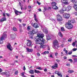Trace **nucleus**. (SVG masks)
Instances as JSON below:
<instances>
[{"mask_svg":"<svg viewBox=\"0 0 77 77\" xmlns=\"http://www.w3.org/2000/svg\"><path fill=\"white\" fill-rule=\"evenodd\" d=\"M74 61L75 62H77V58H74Z\"/></svg>","mask_w":77,"mask_h":77,"instance_id":"44","label":"nucleus"},{"mask_svg":"<svg viewBox=\"0 0 77 77\" xmlns=\"http://www.w3.org/2000/svg\"><path fill=\"white\" fill-rule=\"evenodd\" d=\"M56 61L57 62H58V63H59V62H60V60H59L58 59H57L56 60Z\"/></svg>","mask_w":77,"mask_h":77,"instance_id":"51","label":"nucleus"},{"mask_svg":"<svg viewBox=\"0 0 77 77\" xmlns=\"http://www.w3.org/2000/svg\"><path fill=\"white\" fill-rule=\"evenodd\" d=\"M61 2L63 3L62 4V5H68V0H61Z\"/></svg>","mask_w":77,"mask_h":77,"instance_id":"6","label":"nucleus"},{"mask_svg":"<svg viewBox=\"0 0 77 77\" xmlns=\"http://www.w3.org/2000/svg\"><path fill=\"white\" fill-rule=\"evenodd\" d=\"M48 53H49V52L48 51H45L44 53H42V54H48Z\"/></svg>","mask_w":77,"mask_h":77,"instance_id":"27","label":"nucleus"},{"mask_svg":"<svg viewBox=\"0 0 77 77\" xmlns=\"http://www.w3.org/2000/svg\"><path fill=\"white\" fill-rule=\"evenodd\" d=\"M6 21V18L5 17H4L0 19V22H1V23H3V21Z\"/></svg>","mask_w":77,"mask_h":77,"instance_id":"13","label":"nucleus"},{"mask_svg":"<svg viewBox=\"0 0 77 77\" xmlns=\"http://www.w3.org/2000/svg\"><path fill=\"white\" fill-rule=\"evenodd\" d=\"M75 20H69L68 22L69 23L71 24V23H75Z\"/></svg>","mask_w":77,"mask_h":77,"instance_id":"17","label":"nucleus"},{"mask_svg":"<svg viewBox=\"0 0 77 77\" xmlns=\"http://www.w3.org/2000/svg\"><path fill=\"white\" fill-rule=\"evenodd\" d=\"M57 21H60V19H61V18H57Z\"/></svg>","mask_w":77,"mask_h":77,"instance_id":"56","label":"nucleus"},{"mask_svg":"<svg viewBox=\"0 0 77 77\" xmlns=\"http://www.w3.org/2000/svg\"><path fill=\"white\" fill-rule=\"evenodd\" d=\"M5 15H6V14H5V13H3V16H4V17H5Z\"/></svg>","mask_w":77,"mask_h":77,"instance_id":"58","label":"nucleus"},{"mask_svg":"<svg viewBox=\"0 0 77 77\" xmlns=\"http://www.w3.org/2000/svg\"><path fill=\"white\" fill-rule=\"evenodd\" d=\"M61 30L62 32H63V31H65V29H64V28L63 27H62L61 28Z\"/></svg>","mask_w":77,"mask_h":77,"instance_id":"34","label":"nucleus"},{"mask_svg":"<svg viewBox=\"0 0 77 77\" xmlns=\"http://www.w3.org/2000/svg\"><path fill=\"white\" fill-rule=\"evenodd\" d=\"M24 74H25V72H23L22 73H21V75L22 77H24L25 75H24Z\"/></svg>","mask_w":77,"mask_h":77,"instance_id":"32","label":"nucleus"},{"mask_svg":"<svg viewBox=\"0 0 77 77\" xmlns=\"http://www.w3.org/2000/svg\"><path fill=\"white\" fill-rule=\"evenodd\" d=\"M15 36H16V35L15 34L11 35V39H15Z\"/></svg>","mask_w":77,"mask_h":77,"instance_id":"14","label":"nucleus"},{"mask_svg":"<svg viewBox=\"0 0 77 77\" xmlns=\"http://www.w3.org/2000/svg\"><path fill=\"white\" fill-rule=\"evenodd\" d=\"M58 67V64L57 63H55L54 65L51 66L52 69H56Z\"/></svg>","mask_w":77,"mask_h":77,"instance_id":"11","label":"nucleus"},{"mask_svg":"<svg viewBox=\"0 0 77 77\" xmlns=\"http://www.w3.org/2000/svg\"><path fill=\"white\" fill-rule=\"evenodd\" d=\"M32 26L33 25V26L34 27H35V28H38L39 27V25L37 24L36 23H35L34 24H32V23L31 24Z\"/></svg>","mask_w":77,"mask_h":77,"instance_id":"15","label":"nucleus"},{"mask_svg":"<svg viewBox=\"0 0 77 77\" xmlns=\"http://www.w3.org/2000/svg\"><path fill=\"white\" fill-rule=\"evenodd\" d=\"M63 12H64V11L62 9L60 10L59 11V12L60 14H63Z\"/></svg>","mask_w":77,"mask_h":77,"instance_id":"31","label":"nucleus"},{"mask_svg":"<svg viewBox=\"0 0 77 77\" xmlns=\"http://www.w3.org/2000/svg\"><path fill=\"white\" fill-rule=\"evenodd\" d=\"M13 30H14V31L15 32L17 31V28H16L15 27H14L13 28Z\"/></svg>","mask_w":77,"mask_h":77,"instance_id":"42","label":"nucleus"},{"mask_svg":"<svg viewBox=\"0 0 77 77\" xmlns=\"http://www.w3.org/2000/svg\"><path fill=\"white\" fill-rule=\"evenodd\" d=\"M57 55H58V53H56L55 54V56H57Z\"/></svg>","mask_w":77,"mask_h":77,"instance_id":"54","label":"nucleus"},{"mask_svg":"<svg viewBox=\"0 0 77 77\" xmlns=\"http://www.w3.org/2000/svg\"><path fill=\"white\" fill-rule=\"evenodd\" d=\"M51 5H52V7L54 6H55L56 5V3L55 2H53L52 3Z\"/></svg>","mask_w":77,"mask_h":77,"instance_id":"29","label":"nucleus"},{"mask_svg":"<svg viewBox=\"0 0 77 77\" xmlns=\"http://www.w3.org/2000/svg\"><path fill=\"white\" fill-rule=\"evenodd\" d=\"M44 71L45 72H47V69H44Z\"/></svg>","mask_w":77,"mask_h":77,"instance_id":"52","label":"nucleus"},{"mask_svg":"<svg viewBox=\"0 0 77 77\" xmlns=\"http://www.w3.org/2000/svg\"><path fill=\"white\" fill-rule=\"evenodd\" d=\"M29 72L30 74H34V70H31L29 71Z\"/></svg>","mask_w":77,"mask_h":77,"instance_id":"22","label":"nucleus"},{"mask_svg":"<svg viewBox=\"0 0 77 77\" xmlns=\"http://www.w3.org/2000/svg\"><path fill=\"white\" fill-rule=\"evenodd\" d=\"M50 57H51L52 58H53V55L52 54L50 55Z\"/></svg>","mask_w":77,"mask_h":77,"instance_id":"59","label":"nucleus"},{"mask_svg":"<svg viewBox=\"0 0 77 77\" xmlns=\"http://www.w3.org/2000/svg\"><path fill=\"white\" fill-rule=\"evenodd\" d=\"M76 42H77V41H75V42H73L72 44V45H73V47H74V46H75V43H76Z\"/></svg>","mask_w":77,"mask_h":77,"instance_id":"39","label":"nucleus"},{"mask_svg":"<svg viewBox=\"0 0 77 77\" xmlns=\"http://www.w3.org/2000/svg\"><path fill=\"white\" fill-rule=\"evenodd\" d=\"M75 15H77V12H75Z\"/></svg>","mask_w":77,"mask_h":77,"instance_id":"64","label":"nucleus"},{"mask_svg":"<svg viewBox=\"0 0 77 77\" xmlns=\"http://www.w3.org/2000/svg\"><path fill=\"white\" fill-rule=\"evenodd\" d=\"M72 40V38H69L68 40V42H71V41Z\"/></svg>","mask_w":77,"mask_h":77,"instance_id":"41","label":"nucleus"},{"mask_svg":"<svg viewBox=\"0 0 77 77\" xmlns=\"http://www.w3.org/2000/svg\"><path fill=\"white\" fill-rule=\"evenodd\" d=\"M44 35L42 34L41 33L39 32L37 34V37L38 38L35 41L36 44H45V40L43 38L44 37Z\"/></svg>","mask_w":77,"mask_h":77,"instance_id":"1","label":"nucleus"},{"mask_svg":"<svg viewBox=\"0 0 77 77\" xmlns=\"http://www.w3.org/2000/svg\"><path fill=\"white\" fill-rule=\"evenodd\" d=\"M26 67H25V66H23V70L25 71V70H26Z\"/></svg>","mask_w":77,"mask_h":77,"instance_id":"61","label":"nucleus"},{"mask_svg":"<svg viewBox=\"0 0 77 77\" xmlns=\"http://www.w3.org/2000/svg\"><path fill=\"white\" fill-rule=\"evenodd\" d=\"M71 2H72L73 4H75V5L77 4V0H71Z\"/></svg>","mask_w":77,"mask_h":77,"instance_id":"16","label":"nucleus"},{"mask_svg":"<svg viewBox=\"0 0 77 77\" xmlns=\"http://www.w3.org/2000/svg\"><path fill=\"white\" fill-rule=\"evenodd\" d=\"M34 72H35V73H37V74H41V72L35 69H34Z\"/></svg>","mask_w":77,"mask_h":77,"instance_id":"19","label":"nucleus"},{"mask_svg":"<svg viewBox=\"0 0 77 77\" xmlns=\"http://www.w3.org/2000/svg\"><path fill=\"white\" fill-rule=\"evenodd\" d=\"M52 8L54 9H57V7L56 6V5H54V6H52Z\"/></svg>","mask_w":77,"mask_h":77,"instance_id":"24","label":"nucleus"},{"mask_svg":"<svg viewBox=\"0 0 77 77\" xmlns=\"http://www.w3.org/2000/svg\"><path fill=\"white\" fill-rule=\"evenodd\" d=\"M40 48H43V45H41V46H40Z\"/></svg>","mask_w":77,"mask_h":77,"instance_id":"57","label":"nucleus"},{"mask_svg":"<svg viewBox=\"0 0 77 77\" xmlns=\"http://www.w3.org/2000/svg\"><path fill=\"white\" fill-rule=\"evenodd\" d=\"M3 74L5 75L7 77H8L10 76V73L8 71H5V72L3 73Z\"/></svg>","mask_w":77,"mask_h":77,"instance_id":"10","label":"nucleus"},{"mask_svg":"<svg viewBox=\"0 0 77 77\" xmlns=\"http://www.w3.org/2000/svg\"><path fill=\"white\" fill-rule=\"evenodd\" d=\"M74 71H73V70H69V71H68V73H69L70 74H71V73H72V72H74Z\"/></svg>","mask_w":77,"mask_h":77,"instance_id":"26","label":"nucleus"},{"mask_svg":"<svg viewBox=\"0 0 77 77\" xmlns=\"http://www.w3.org/2000/svg\"><path fill=\"white\" fill-rule=\"evenodd\" d=\"M66 38H63V41H66Z\"/></svg>","mask_w":77,"mask_h":77,"instance_id":"55","label":"nucleus"},{"mask_svg":"<svg viewBox=\"0 0 77 77\" xmlns=\"http://www.w3.org/2000/svg\"><path fill=\"white\" fill-rule=\"evenodd\" d=\"M58 35L60 36L61 38H62L63 35H62V33H61L60 32H59L58 33Z\"/></svg>","mask_w":77,"mask_h":77,"instance_id":"25","label":"nucleus"},{"mask_svg":"<svg viewBox=\"0 0 77 77\" xmlns=\"http://www.w3.org/2000/svg\"><path fill=\"white\" fill-rule=\"evenodd\" d=\"M46 36L47 40H49V39H50V36L46 34Z\"/></svg>","mask_w":77,"mask_h":77,"instance_id":"21","label":"nucleus"},{"mask_svg":"<svg viewBox=\"0 0 77 77\" xmlns=\"http://www.w3.org/2000/svg\"><path fill=\"white\" fill-rule=\"evenodd\" d=\"M6 14L7 16V17H9V16H10V14H9L8 13H6Z\"/></svg>","mask_w":77,"mask_h":77,"instance_id":"46","label":"nucleus"},{"mask_svg":"<svg viewBox=\"0 0 77 77\" xmlns=\"http://www.w3.org/2000/svg\"><path fill=\"white\" fill-rule=\"evenodd\" d=\"M63 16L66 19H68L69 17H70V15L69 14L65 13L63 14Z\"/></svg>","mask_w":77,"mask_h":77,"instance_id":"9","label":"nucleus"},{"mask_svg":"<svg viewBox=\"0 0 77 77\" xmlns=\"http://www.w3.org/2000/svg\"><path fill=\"white\" fill-rule=\"evenodd\" d=\"M36 69H39L40 70H42V68H41V67H37L36 68Z\"/></svg>","mask_w":77,"mask_h":77,"instance_id":"37","label":"nucleus"},{"mask_svg":"<svg viewBox=\"0 0 77 77\" xmlns=\"http://www.w3.org/2000/svg\"><path fill=\"white\" fill-rule=\"evenodd\" d=\"M55 74L58 75L59 73V71H56L55 72Z\"/></svg>","mask_w":77,"mask_h":77,"instance_id":"40","label":"nucleus"},{"mask_svg":"<svg viewBox=\"0 0 77 77\" xmlns=\"http://www.w3.org/2000/svg\"><path fill=\"white\" fill-rule=\"evenodd\" d=\"M68 61L70 62H72V59H69Z\"/></svg>","mask_w":77,"mask_h":77,"instance_id":"45","label":"nucleus"},{"mask_svg":"<svg viewBox=\"0 0 77 77\" xmlns=\"http://www.w3.org/2000/svg\"><path fill=\"white\" fill-rule=\"evenodd\" d=\"M43 32L44 33L47 35L48 33V28H45L43 29Z\"/></svg>","mask_w":77,"mask_h":77,"instance_id":"12","label":"nucleus"},{"mask_svg":"<svg viewBox=\"0 0 77 77\" xmlns=\"http://www.w3.org/2000/svg\"><path fill=\"white\" fill-rule=\"evenodd\" d=\"M18 20H19V21H20V22H21V21H22L21 19H19Z\"/></svg>","mask_w":77,"mask_h":77,"instance_id":"63","label":"nucleus"},{"mask_svg":"<svg viewBox=\"0 0 77 77\" xmlns=\"http://www.w3.org/2000/svg\"><path fill=\"white\" fill-rule=\"evenodd\" d=\"M57 75L58 76H59L60 77H62V75L61 74V73H59L58 74H57Z\"/></svg>","mask_w":77,"mask_h":77,"instance_id":"35","label":"nucleus"},{"mask_svg":"<svg viewBox=\"0 0 77 77\" xmlns=\"http://www.w3.org/2000/svg\"><path fill=\"white\" fill-rule=\"evenodd\" d=\"M73 8L75 9L76 11H77V5H75L73 6Z\"/></svg>","mask_w":77,"mask_h":77,"instance_id":"28","label":"nucleus"},{"mask_svg":"<svg viewBox=\"0 0 77 77\" xmlns=\"http://www.w3.org/2000/svg\"><path fill=\"white\" fill-rule=\"evenodd\" d=\"M43 45V48H45L46 47V46L45 45Z\"/></svg>","mask_w":77,"mask_h":77,"instance_id":"49","label":"nucleus"},{"mask_svg":"<svg viewBox=\"0 0 77 77\" xmlns=\"http://www.w3.org/2000/svg\"><path fill=\"white\" fill-rule=\"evenodd\" d=\"M53 47L54 49H56L57 48V45L59 44V42L58 41L56 40H54L53 42Z\"/></svg>","mask_w":77,"mask_h":77,"instance_id":"4","label":"nucleus"},{"mask_svg":"<svg viewBox=\"0 0 77 77\" xmlns=\"http://www.w3.org/2000/svg\"><path fill=\"white\" fill-rule=\"evenodd\" d=\"M38 11H39L40 12L41 11V8H39L38 9Z\"/></svg>","mask_w":77,"mask_h":77,"instance_id":"62","label":"nucleus"},{"mask_svg":"<svg viewBox=\"0 0 77 77\" xmlns=\"http://www.w3.org/2000/svg\"><path fill=\"white\" fill-rule=\"evenodd\" d=\"M13 10L14 11V13L16 15H18L19 14H22V12L19 11H18L16 10L14 8H13Z\"/></svg>","mask_w":77,"mask_h":77,"instance_id":"7","label":"nucleus"},{"mask_svg":"<svg viewBox=\"0 0 77 77\" xmlns=\"http://www.w3.org/2000/svg\"><path fill=\"white\" fill-rule=\"evenodd\" d=\"M27 29L28 30H30V26H28L27 27Z\"/></svg>","mask_w":77,"mask_h":77,"instance_id":"48","label":"nucleus"},{"mask_svg":"<svg viewBox=\"0 0 77 77\" xmlns=\"http://www.w3.org/2000/svg\"><path fill=\"white\" fill-rule=\"evenodd\" d=\"M27 51L28 52H32L33 51V50L32 49H30L29 48H26Z\"/></svg>","mask_w":77,"mask_h":77,"instance_id":"18","label":"nucleus"},{"mask_svg":"<svg viewBox=\"0 0 77 77\" xmlns=\"http://www.w3.org/2000/svg\"><path fill=\"white\" fill-rule=\"evenodd\" d=\"M57 18H62V17L60 15H58L57 16Z\"/></svg>","mask_w":77,"mask_h":77,"instance_id":"33","label":"nucleus"},{"mask_svg":"<svg viewBox=\"0 0 77 77\" xmlns=\"http://www.w3.org/2000/svg\"><path fill=\"white\" fill-rule=\"evenodd\" d=\"M72 57H77V56H76V55H72Z\"/></svg>","mask_w":77,"mask_h":77,"instance_id":"60","label":"nucleus"},{"mask_svg":"<svg viewBox=\"0 0 77 77\" xmlns=\"http://www.w3.org/2000/svg\"><path fill=\"white\" fill-rule=\"evenodd\" d=\"M65 26L68 29H71L73 28L72 25L71 23H69V22L66 23L65 24Z\"/></svg>","mask_w":77,"mask_h":77,"instance_id":"3","label":"nucleus"},{"mask_svg":"<svg viewBox=\"0 0 77 77\" xmlns=\"http://www.w3.org/2000/svg\"><path fill=\"white\" fill-rule=\"evenodd\" d=\"M65 53L66 54H68V51L66 50L65 51Z\"/></svg>","mask_w":77,"mask_h":77,"instance_id":"53","label":"nucleus"},{"mask_svg":"<svg viewBox=\"0 0 77 77\" xmlns=\"http://www.w3.org/2000/svg\"><path fill=\"white\" fill-rule=\"evenodd\" d=\"M72 52L71 51H70L69 52H68V54H69L70 55V54H72Z\"/></svg>","mask_w":77,"mask_h":77,"instance_id":"43","label":"nucleus"},{"mask_svg":"<svg viewBox=\"0 0 77 77\" xmlns=\"http://www.w3.org/2000/svg\"><path fill=\"white\" fill-rule=\"evenodd\" d=\"M18 72V71H17L15 72L14 74H16L17 75V74Z\"/></svg>","mask_w":77,"mask_h":77,"instance_id":"47","label":"nucleus"},{"mask_svg":"<svg viewBox=\"0 0 77 77\" xmlns=\"http://www.w3.org/2000/svg\"><path fill=\"white\" fill-rule=\"evenodd\" d=\"M37 54L38 56V57L40 56V54H39V53L38 52L37 53Z\"/></svg>","mask_w":77,"mask_h":77,"instance_id":"50","label":"nucleus"},{"mask_svg":"<svg viewBox=\"0 0 77 77\" xmlns=\"http://www.w3.org/2000/svg\"><path fill=\"white\" fill-rule=\"evenodd\" d=\"M62 9L64 11H67L66 7L63 6V8H62Z\"/></svg>","mask_w":77,"mask_h":77,"instance_id":"23","label":"nucleus"},{"mask_svg":"<svg viewBox=\"0 0 77 77\" xmlns=\"http://www.w3.org/2000/svg\"><path fill=\"white\" fill-rule=\"evenodd\" d=\"M77 49L75 48H73L72 50L71 51H77Z\"/></svg>","mask_w":77,"mask_h":77,"instance_id":"36","label":"nucleus"},{"mask_svg":"<svg viewBox=\"0 0 77 77\" xmlns=\"http://www.w3.org/2000/svg\"><path fill=\"white\" fill-rule=\"evenodd\" d=\"M67 9V11H69L71 10V7L70 6H68L67 8H66Z\"/></svg>","mask_w":77,"mask_h":77,"instance_id":"20","label":"nucleus"},{"mask_svg":"<svg viewBox=\"0 0 77 77\" xmlns=\"http://www.w3.org/2000/svg\"><path fill=\"white\" fill-rule=\"evenodd\" d=\"M7 48L10 51H12V50H13V48H12V47L11 46V44H10V43H9L7 45Z\"/></svg>","mask_w":77,"mask_h":77,"instance_id":"8","label":"nucleus"},{"mask_svg":"<svg viewBox=\"0 0 77 77\" xmlns=\"http://www.w3.org/2000/svg\"><path fill=\"white\" fill-rule=\"evenodd\" d=\"M38 30L37 29H34L32 30V31L30 32H28V33L30 38H32L33 36V34L36 33H38Z\"/></svg>","mask_w":77,"mask_h":77,"instance_id":"2","label":"nucleus"},{"mask_svg":"<svg viewBox=\"0 0 77 77\" xmlns=\"http://www.w3.org/2000/svg\"><path fill=\"white\" fill-rule=\"evenodd\" d=\"M32 44V43H29L28 42L27 44V46H28L29 47H30L31 45V44Z\"/></svg>","mask_w":77,"mask_h":77,"instance_id":"30","label":"nucleus"},{"mask_svg":"<svg viewBox=\"0 0 77 77\" xmlns=\"http://www.w3.org/2000/svg\"><path fill=\"white\" fill-rule=\"evenodd\" d=\"M7 36V35L6 34H5V33L3 34V36L0 38V44L3 43V41H5V38Z\"/></svg>","mask_w":77,"mask_h":77,"instance_id":"5","label":"nucleus"},{"mask_svg":"<svg viewBox=\"0 0 77 77\" xmlns=\"http://www.w3.org/2000/svg\"><path fill=\"white\" fill-rule=\"evenodd\" d=\"M34 20L35 21H36V22H38V19H36V16H34Z\"/></svg>","mask_w":77,"mask_h":77,"instance_id":"38","label":"nucleus"}]
</instances>
